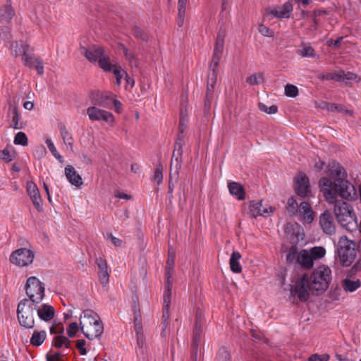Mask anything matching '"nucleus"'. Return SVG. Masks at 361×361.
I'll use <instances>...</instances> for the list:
<instances>
[{
	"label": "nucleus",
	"instance_id": "f257e3e1",
	"mask_svg": "<svg viewBox=\"0 0 361 361\" xmlns=\"http://www.w3.org/2000/svg\"><path fill=\"white\" fill-rule=\"evenodd\" d=\"M329 178L323 177L319 185L329 204H334V212L340 225L350 232L357 228L356 216L352 207L346 202L338 200V197L348 201L357 197L354 185L346 180L347 173L338 163L331 162L328 165Z\"/></svg>",
	"mask_w": 361,
	"mask_h": 361
},
{
	"label": "nucleus",
	"instance_id": "f03ea898",
	"mask_svg": "<svg viewBox=\"0 0 361 361\" xmlns=\"http://www.w3.org/2000/svg\"><path fill=\"white\" fill-rule=\"evenodd\" d=\"M332 280V271L325 265L321 264L313 269L311 274H304L295 283L290 286V294L296 295L300 301L309 298L310 292L320 295L329 288Z\"/></svg>",
	"mask_w": 361,
	"mask_h": 361
},
{
	"label": "nucleus",
	"instance_id": "7ed1b4c3",
	"mask_svg": "<svg viewBox=\"0 0 361 361\" xmlns=\"http://www.w3.org/2000/svg\"><path fill=\"white\" fill-rule=\"evenodd\" d=\"M80 325L81 331L89 339L99 338L104 331L103 324L98 315L90 310L83 311Z\"/></svg>",
	"mask_w": 361,
	"mask_h": 361
},
{
	"label": "nucleus",
	"instance_id": "20e7f679",
	"mask_svg": "<svg viewBox=\"0 0 361 361\" xmlns=\"http://www.w3.org/2000/svg\"><path fill=\"white\" fill-rule=\"evenodd\" d=\"M355 243L346 236L340 238L338 243V257L340 264L343 267H349L354 262L356 257Z\"/></svg>",
	"mask_w": 361,
	"mask_h": 361
},
{
	"label": "nucleus",
	"instance_id": "39448f33",
	"mask_svg": "<svg viewBox=\"0 0 361 361\" xmlns=\"http://www.w3.org/2000/svg\"><path fill=\"white\" fill-rule=\"evenodd\" d=\"M82 54L91 63H98L99 67L104 71L111 70V61L108 54H106L102 47L92 45L88 48H82Z\"/></svg>",
	"mask_w": 361,
	"mask_h": 361
},
{
	"label": "nucleus",
	"instance_id": "423d86ee",
	"mask_svg": "<svg viewBox=\"0 0 361 361\" xmlns=\"http://www.w3.org/2000/svg\"><path fill=\"white\" fill-rule=\"evenodd\" d=\"M25 290L28 298L23 300H29L32 305L40 304L44 297V285L35 276L27 279Z\"/></svg>",
	"mask_w": 361,
	"mask_h": 361
},
{
	"label": "nucleus",
	"instance_id": "0eeeda50",
	"mask_svg": "<svg viewBox=\"0 0 361 361\" xmlns=\"http://www.w3.org/2000/svg\"><path fill=\"white\" fill-rule=\"evenodd\" d=\"M35 305L29 300H21L17 307V316L20 325L25 329L35 326Z\"/></svg>",
	"mask_w": 361,
	"mask_h": 361
},
{
	"label": "nucleus",
	"instance_id": "6e6552de",
	"mask_svg": "<svg viewBox=\"0 0 361 361\" xmlns=\"http://www.w3.org/2000/svg\"><path fill=\"white\" fill-rule=\"evenodd\" d=\"M34 259L33 252L27 248H20L13 252L10 256L12 264L18 267H25L30 264Z\"/></svg>",
	"mask_w": 361,
	"mask_h": 361
},
{
	"label": "nucleus",
	"instance_id": "1a4fd4ad",
	"mask_svg": "<svg viewBox=\"0 0 361 361\" xmlns=\"http://www.w3.org/2000/svg\"><path fill=\"white\" fill-rule=\"evenodd\" d=\"M87 114L92 121H102L111 125L115 120L114 115L111 112L100 109L94 106L87 109Z\"/></svg>",
	"mask_w": 361,
	"mask_h": 361
},
{
	"label": "nucleus",
	"instance_id": "9d476101",
	"mask_svg": "<svg viewBox=\"0 0 361 361\" xmlns=\"http://www.w3.org/2000/svg\"><path fill=\"white\" fill-rule=\"evenodd\" d=\"M295 189L298 195L308 196L310 193V185L307 177L304 173H300L295 180Z\"/></svg>",
	"mask_w": 361,
	"mask_h": 361
},
{
	"label": "nucleus",
	"instance_id": "9b49d317",
	"mask_svg": "<svg viewBox=\"0 0 361 361\" xmlns=\"http://www.w3.org/2000/svg\"><path fill=\"white\" fill-rule=\"evenodd\" d=\"M224 46V37L221 36V35L219 34L214 49L212 59L209 66V69L216 71V68L219 66V61L222 56Z\"/></svg>",
	"mask_w": 361,
	"mask_h": 361
},
{
	"label": "nucleus",
	"instance_id": "f8f14e48",
	"mask_svg": "<svg viewBox=\"0 0 361 361\" xmlns=\"http://www.w3.org/2000/svg\"><path fill=\"white\" fill-rule=\"evenodd\" d=\"M183 143V138L179 135L176 143H175V149L174 151H178V154H180V150L182 147V145ZM175 157V152H173V158L171 162V173H170V179L172 178V176H178L179 173V171L180 169V161L179 160L178 157Z\"/></svg>",
	"mask_w": 361,
	"mask_h": 361
},
{
	"label": "nucleus",
	"instance_id": "ddd939ff",
	"mask_svg": "<svg viewBox=\"0 0 361 361\" xmlns=\"http://www.w3.org/2000/svg\"><path fill=\"white\" fill-rule=\"evenodd\" d=\"M319 224L325 233L331 235L335 232L336 225L334 221V218L329 211H325L320 216Z\"/></svg>",
	"mask_w": 361,
	"mask_h": 361
},
{
	"label": "nucleus",
	"instance_id": "4468645a",
	"mask_svg": "<svg viewBox=\"0 0 361 361\" xmlns=\"http://www.w3.org/2000/svg\"><path fill=\"white\" fill-rule=\"evenodd\" d=\"M27 192L37 211L41 212L42 209V200L39 194V191L32 181L27 183Z\"/></svg>",
	"mask_w": 361,
	"mask_h": 361
},
{
	"label": "nucleus",
	"instance_id": "2eb2a0df",
	"mask_svg": "<svg viewBox=\"0 0 361 361\" xmlns=\"http://www.w3.org/2000/svg\"><path fill=\"white\" fill-rule=\"evenodd\" d=\"M34 308L37 311V315L41 320L49 322L54 317L55 310L51 305L39 304L35 305Z\"/></svg>",
	"mask_w": 361,
	"mask_h": 361
},
{
	"label": "nucleus",
	"instance_id": "dca6fc26",
	"mask_svg": "<svg viewBox=\"0 0 361 361\" xmlns=\"http://www.w3.org/2000/svg\"><path fill=\"white\" fill-rule=\"evenodd\" d=\"M64 173L67 180L73 185L80 187L82 185L83 181L82 177L72 165H67L65 167Z\"/></svg>",
	"mask_w": 361,
	"mask_h": 361
},
{
	"label": "nucleus",
	"instance_id": "f3484780",
	"mask_svg": "<svg viewBox=\"0 0 361 361\" xmlns=\"http://www.w3.org/2000/svg\"><path fill=\"white\" fill-rule=\"evenodd\" d=\"M274 209L272 207H263L262 202H252L250 204V212L252 216H266L272 213Z\"/></svg>",
	"mask_w": 361,
	"mask_h": 361
},
{
	"label": "nucleus",
	"instance_id": "a211bd4d",
	"mask_svg": "<svg viewBox=\"0 0 361 361\" xmlns=\"http://www.w3.org/2000/svg\"><path fill=\"white\" fill-rule=\"evenodd\" d=\"M323 78L326 80H334L338 82H344L346 80H353L356 78V75L350 72H344L343 71H334L328 73L324 76Z\"/></svg>",
	"mask_w": 361,
	"mask_h": 361
},
{
	"label": "nucleus",
	"instance_id": "6ab92c4d",
	"mask_svg": "<svg viewBox=\"0 0 361 361\" xmlns=\"http://www.w3.org/2000/svg\"><path fill=\"white\" fill-rule=\"evenodd\" d=\"M204 322V318L201 314V312H197L196 314L195 317V330L193 335V348L197 350L198 342L200 339L202 327Z\"/></svg>",
	"mask_w": 361,
	"mask_h": 361
},
{
	"label": "nucleus",
	"instance_id": "aec40b11",
	"mask_svg": "<svg viewBox=\"0 0 361 361\" xmlns=\"http://www.w3.org/2000/svg\"><path fill=\"white\" fill-rule=\"evenodd\" d=\"M293 11V6L289 1L286 2L283 6H278L271 10V13L280 18H288Z\"/></svg>",
	"mask_w": 361,
	"mask_h": 361
},
{
	"label": "nucleus",
	"instance_id": "412c9836",
	"mask_svg": "<svg viewBox=\"0 0 361 361\" xmlns=\"http://www.w3.org/2000/svg\"><path fill=\"white\" fill-rule=\"evenodd\" d=\"M299 213L302 216L305 223L310 224L314 219V212L310 204L306 202H302L299 207Z\"/></svg>",
	"mask_w": 361,
	"mask_h": 361
},
{
	"label": "nucleus",
	"instance_id": "4be33fe9",
	"mask_svg": "<svg viewBox=\"0 0 361 361\" xmlns=\"http://www.w3.org/2000/svg\"><path fill=\"white\" fill-rule=\"evenodd\" d=\"M115 99V95L111 92H102L99 97L94 100V104L104 108L109 109Z\"/></svg>",
	"mask_w": 361,
	"mask_h": 361
},
{
	"label": "nucleus",
	"instance_id": "5701e85b",
	"mask_svg": "<svg viewBox=\"0 0 361 361\" xmlns=\"http://www.w3.org/2000/svg\"><path fill=\"white\" fill-rule=\"evenodd\" d=\"M8 117L11 119L10 126L14 129H21L22 125L19 123V113L16 106L9 104L8 108Z\"/></svg>",
	"mask_w": 361,
	"mask_h": 361
},
{
	"label": "nucleus",
	"instance_id": "b1692460",
	"mask_svg": "<svg viewBox=\"0 0 361 361\" xmlns=\"http://www.w3.org/2000/svg\"><path fill=\"white\" fill-rule=\"evenodd\" d=\"M217 73L216 70L209 71L207 85V103L209 102L212 98L213 90L216 82Z\"/></svg>",
	"mask_w": 361,
	"mask_h": 361
},
{
	"label": "nucleus",
	"instance_id": "393cba45",
	"mask_svg": "<svg viewBox=\"0 0 361 361\" xmlns=\"http://www.w3.org/2000/svg\"><path fill=\"white\" fill-rule=\"evenodd\" d=\"M297 263L307 269H311L314 265L311 255L307 250H302L298 253Z\"/></svg>",
	"mask_w": 361,
	"mask_h": 361
},
{
	"label": "nucleus",
	"instance_id": "a878e982",
	"mask_svg": "<svg viewBox=\"0 0 361 361\" xmlns=\"http://www.w3.org/2000/svg\"><path fill=\"white\" fill-rule=\"evenodd\" d=\"M61 137L63 140V143L66 145L67 149L69 151H73V138L72 134L67 130L66 127L63 124H61L59 126Z\"/></svg>",
	"mask_w": 361,
	"mask_h": 361
},
{
	"label": "nucleus",
	"instance_id": "bb28decb",
	"mask_svg": "<svg viewBox=\"0 0 361 361\" xmlns=\"http://www.w3.org/2000/svg\"><path fill=\"white\" fill-rule=\"evenodd\" d=\"M228 190L230 193L235 196L238 200H243L245 199V190L243 187L238 183L231 182L228 183Z\"/></svg>",
	"mask_w": 361,
	"mask_h": 361
},
{
	"label": "nucleus",
	"instance_id": "cd10ccee",
	"mask_svg": "<svg viewBox=\"0 0 361 361\" xmlns=\"http://www.w3.org/2000/svg\"><path fill=\"white\" fill-rule=\"evenodd\" d=\"M15 15L14 10L10 5H5L0 7V22L8 23Z\"/></svg>",
	"mask_w": 361,
	"mask_h": 361
},
{
	"label": "nucleus",
	"instance_id": "c85d7f7f",
	"mask_svg": "<svg viewBox=\"0 0 361 361\" xmlns=\"http://www.w3.org/2000/svg\"><path fill=\"white\" fill-rule=\"evenodd\" d=\"M28 45L23 41L16 42L11 47V54L18 56L20 55L25 56L27 54Z\"/></svg>",
	"mask_w": 361,
	"mask_h": 361
},
{
	"label": "nucleus",
	"instance_id": "c756f323",
	"mask_svg": "<svg viewBox=\"0 0 361 361\" xmlns=\"http://www.w3.org/2000/svg\"><path fill=\"white\" fill-rule=\"evenodd\" d=\"M241 258V255L239 252L234 251L231 254L229 264L231 271L234 273H240L242 271V267L239 263V260Z\"/></svg>",
	"mask_w": 361,
	"mask_h": 361
},
{
	"label": "nucleus",
	"instance_id": "7c9ffc66",
	"mask_svg": "<svg viewBox=\"0 0 361 361\" xmlns=\"http://www.w3.org/2000/svg\"><path fill=\"white\" fill-rule=\"evenodd\" d=\"M47 338V333L45 331H34L30 343L33 346H40Z\"/></svg>",
	"mask_w": 361,
	"mask_h": 361
},
{
	"label": "nucleus",
	"instance_id": "2f4dec72",
	"mask_svg": "<svg viewBox=\"0 0 361 361\" xmlns=\"http://www.w3.org/2000/svg\"><path fill=\"white\" fill-rule=\"evenodd\" d=\"M297 54L302 57L314 58L316 56L314 49L308 44H302L297 49Z\"/></svg>",
	"mask_w": 361,
	"mask_h": 361
},
{
	"label": "nucleus",
	"instance_id": "473e14b6",
	"mask_svg": "<svg viewBox=\"0 0 361 361\" xmlns=\"http://www.w3.org/2000/svg\"><path fill=\"white\" fill-rule=\"evenodd\" d=\"M166 281L165 290L164 293V306L170 307L171 297V274H167V279Z\"/></svg>",
	"mask_w": 361,
	"mask_h": 361
},
{
	"label": "nucleus",
	"instance_id": "72a5a7b5",
	"mask_svg": "<svg viewBox=\"0 0 361 361\" xmlns=\"http://www.w3.org/2000/svg\"><path fill=\"white\" fill-rule=\"evenodd\" d=\"M343 289L347 292H353L360 287L361 283L359 279L353 281L345 279L342 282Z\"/></svg>",
	"mask_w": 361,
	"mask_h": 361
},
{
	"label": "nucleus",
	"instance_id": "f704fd0d",
	"mask_svg": "<svg viewBox=\"0 0 361 361\" xmlns=\"http://www.w3.org/2000/svg\"><path fill=\"white\" fill-rule=\"evenodd\" d=\"M111 70L108 72H113L116 79V84L118 86H120L121 84V80L123 75H126V72L116 63H112L111 62Z\"/></svg>",
	"mask_w": 361,
	"mask_h": 361
},
{
	"label": "nucleus",
	"instance_id": "c9c22d12",
	"mask_svg": "<svg viewBox=\"0 0 361 361\" xmlns=\"http://www.w3.org/2000/svg\"><path fill=\"white\" fill-rule=\"evenodd\" d=\"M175 263V252L172 248L169 249V256L166 262V279H167V274H171V278L173 274V269Z\"/></svg>",
	"mask_w": 361,
	"mask_h": 361
},
{
	"label": "nucleus",
	"instance_id": "e433bc0d",
	"mask_svg": "<svg viewBox=\"0 0 361 361\" xmlns=\"http://www.w3.org/2000/svg\"><path fill=\"white\" fill-rule=\"evenodd\" d=\"M53 345L54 347L60 348L63 346H64L66 348H68L70 347L71 341L70 340L63 336H56L54 338Z\"/></svg>",
	"mask_w": 361,
	"mask_h": 361
},
{
	"label": "nucleus",
	"instance_id": "4c0bfd02",
	"mask_svg": "<svg viewBox=\"0 0 361 361\" xmlns=\"http://www.w3.org/2000/svg\"><path fill=\"white\" fill-rule=\"evenodd\" d=\"M45 143L47 145V147L49 148V151L52 154V155L59 160L61 163L63 162V157L58 152L54 142L49 137H47L45 139Z\"/></svg>",
	"mask_w": 361,
	"mask_h": 361
},
{
	"label": "nucleus",
	"instance_id": "58836bf2",
	"mask_svg": "<svg viewBox=\"0 0 361 361\" xmlns=\"http://www.w3.org/2000/svg\"><path fill=\"white\" fill-rule=\"evenodd\" d=\"M309 252L314 262V260L322 259L325 255L326 250L323 247H314L311 248Z\"/></svg>",
	"mask_w": 361,
	"mask_h": 361
},
{
	"label": "nucleus",
	"instance_id": "ea45409f",
	"mask_svg": "<svg viewBox=\"0 0 361 361\" xmlns=\"http://www.w3.org/2000/svg\"><path fill=\"white\" fill-rule=\"evenodd\" d=\"M246 82L251 85H259L264 82V77L262 73H257L247 77Z\"/></svg>",
	"mask_w": 361,
	"mask_h": 361
},
{
	"label": "nucleus",
	"instance_id": "a19ab883",
	"mask_svg": "<svg viewBox=\"0 0 361 361\" xmlns=\"http://www.w3.org/2000/svg\"><path fill=\"white\" fill-rule=\"evenodd\" d=\"M286 209L288 213L293 215H295L298 212L299 210L298 204L294 197H292L288 198Z\"/></svg>",
	"mask_w": 361,
	"mask_h": 361
},
{
	"label": "nucleus",
	"instance_id": "79ce46f5",
	"mask_svg": "<svg viewBox=\"0 0 361 361\" xmlns=\"http://www.w3.org/2000/svg\"><path fill=\"white\" fill-rule=\"evenodd\" d=\"M99 282L103 287H105L109 281V273L108 269L98 271Z\"/></svg>",
	"mask_w": 361,
	"mask_h": 361
},
{
	"label": "nucleus",
	"instance_id": "37998d69",
	"mask_svg": "<svg viewBox=\"0 0 361 361\" xmlns=\"http://www.w3.org/2000/svg\"><path fill=\"white\" fill-rule=\"evenodd\" d=\"M14 144L26 146L27 145V137L25 133L18 132L14 137Z\"/></svg>",
	"mask_w": 361,
	"mask_h": 361
},
{
	"label": "nucleus",
	"instance_id": "c03bdc74",
	"mask_svg": "<svg viewBox=\"0 0 361 361\" xmlns=\"http://www.w3.org/2000/svg\"><path fill=\"white\" fill-rule=\"evenodd\" d=\"M297 247H291L286 256V261L288 263H293L295 261L298 262V255Z\"/></svg>",
	"mask_w": 361,
	"mask_h": 361
},
{
	"label": "nucleus",
	"instance_id": "a18cd8bd",
	"mask_svg": "<svg viewBox=\"0 0 361 361\" xmlns=\"http://www.w3.org/2000/svg\"><path fill=\"white\" fill-rule=\"evenodd\" d=\"M285 94L290 97H295L298 94V89L293 85L288 84L285 86Z\"/></svg>",
	"mask_w": 361,
	"mask_h": 361
},
{
	"label": "nucleus",
	"instance_id": "49530a36",
	"mask_svg": "<svg viewBox=\"0 0 361 361\" xmlns=\"http://www.w3.org/2000/svg\"><path fill=\"white\" fill-rule=\"evenodd\" d=\"M162 171V165L159 164V165L157 166L154 172L153 180L154 181L157 182L158 185H159L163 180Z\"/></svg>",
	"mask_w": 361,
	"mask_h": 361
},
{
	"label": "nucleus",
	"instance_id": "de8ad7c7",
	"mask_svg": "<svg viewBox=\"0 0 361 361\" xmlns=\"http://www.w3.org/2000/svg\"><path fill=\"white\" fill-rule=\"evenodd\" d=\"M79 329H80V325L76 322H72L67 329V334L70 338H73Z\"/></svg>",
	"mask_w": 361,
	"mask_h": 361
},
{
	"label": "nucleus",
	"instance_id": "09e8293b",
	"mask_svg": "<svg viewBox=\"0 0 361 361\" xmlns=\"http://www.w3.org/2000/svg\"><path fill=\"white\" fill-rule=\"evenodd\" d=\"M319 106L321 109H326L329 111H341L340 107L334 103L322 102L320 103Z\"/></svg>",
	"mask_w": 361,
	"mask_h": 361
},
{
	"label": "nucleus",
	"instance_id": "8fccbe9b",
	"mask_svg": "<svg viewBox=\"0 0 361 361\" xmlns=\"http://www.w3.org/2000/svg\"><path fill=\"white\" fill-rule=\"evenodd\" d=\"M39 59L40 58H39V57L32 56H30V55H28L27 54H25L24 56H23L22 60L23 61L24 65L29 66V67L34 68L35 65L36 64L35 62H34V61L35 59Z\"/></svg>",
	"mask_w": 361,
	"mask_h": 361
},
{
	"label": "nucleus",
	"instance_id": "3c124183",
	"mask_svg": "<svg viewBox=\"0 0 361 361\" xmlns=\"http://www.w3.org/2000/svg\"><path fill=\"white\" fill-rule=\"evenodd\" d=\"M259 109L264 112H266L269 114H273L277 112L278 108L276 105H271L269 107H267L264 104L259 103Z\"/></svg>",
	"mask_w": 361,
	"mask_h": 361
},
{
	"label": "nucleus",
	"instance_id": "603ef678",
	"mask_svg": "<svg viewBox=\"0 0 361 361\" xmlns=\"http://www.w3.org/2000/svg\"><path fill=\"white\" fill-rule=\"evenodd\" d=\"M0 37L4 41H8L11 39V35L8 27L0 28Z\"/></svg>",
	"mask_w": 361,
	"mask_h": 361
},
{
	"label": "nucleus",
	"instance_id": "864d4df0",
	"mask_svg": "<svg viewBox=\"0 0 361 361\" xmlns=\"http://www.w3.org/2000/svg\"><path fill=\"white\" fill-rule=\"evenodd\" d=\"M188 121L187 116L183 111L180 112V118L179 121V131L183 133L185 130L187 126L186 122Z\"/></svg>",
	"mask_w": 361,
	"mask_h": 361
},
{
	"label": "nucleus",
	"instance_id": "5fc2aeb1",
	"mask_svg": "<svg viewBox=\"0 0 361 361\" xmlns=\"http://www.w3.org/2000/svg\"><path fill=\"white\" fill-rule=\"evenodd\" d=\"M86 341L83 339H80L77 341L76 348L80 351V353L82 355H85L87 354V350L85 348Z\"/></svg>",
	"mask_w": 361,
	"mask_h": 361
},
{
	"label": "nucleus",
	"instance_id": "6e6d98bb",
	"mask_svg": "<svg viewBox=\"0 0 361 361\" xmlns=\"http://www.w3.org/2000/svg\"><path fill=\"white\" fill-rule=\"evenodd\" d=\"M136 338H137V345L138 348H140V350H142V351H143V348L145 346V339H144L143 331L136 333Z\"/></svg>",
	"mask_w": 361,
	"mask_h": 361
},
{
	"label": "nucleus",
	"instance_id": "4d7b16f0",
	"mask_svg": "<svg viewBox=\"0 0 361 361\" xmlns=\"http://www.w3.org/2000/svg\"><path fill=\"white\" fill-rule=\"evenodd\" d=\"M258 30H259V32L264 36H267V37L273 36L274 32L271 29H269V27H267V26H265L264 25H260L259 26Z\"/></svg>",
	"mask_w": 361,
	"mask_h": 361
},
{
	"label": "nucleus",
	"instance_id": "13d9d810",
	"mask_svg": "<svg viewBox=\"0 0 361 361\" xmlns=\"http://www.w3.org/2000/svg\"><path fill=\"white\" fill-rule=\"evenodd\" d=\"M95 263L98 267L99 271L108 269L106 261L102 257H97L96 259Z\"/></svg>",
	"mask_w": 361,
	"mask_h": 361
},
{
	"label": "nucleus",
	"instance_id": "bf43d9fd",
	"mask_svg": "<svg viewBox=\"0 0 361 361\" xmlns=\"http://www.w3.org/2000/svg\"><path fill=\"white\" fill-rule=\"evenodd\" d=\"M134 324L135 333L142 332L141 319L139 315H135Z\"/></svg>",
	"mask_w": 361,
	"mask_h": 361
},
{
	"label": "nucleus",
	"instance_id": "052dcab7",
	"mask_svg": "<svg viewBox=\"0 0 361 361\" xmlns=\"http://www.w3.org/2000/svg\"><path fill=\"white\" fill-rule=\"evenodd\" d=\"M0 159L4 160L7 162L11 161V156L10 152L6 149L0 151Z\"/></svg>",
	"mask_w": 361,
	"mask_h": 361
},
{
	"label": "nucleus",
	"instance_id": "680f3d73",
	"mask_svg": "<svg viewBox=\"0 0 361 361\" xmlns=\"http://www.w3.org/2000/svg\"><path fill=\"white\" fill-rule=\"evenodd\" d=\"M34 62L36 63L34 68L37 70L39 75H42L44 73V66L42 59H35Z\"/></svg>",
	"mask_w": 361,
	"mask_h": 361
},
{
	"label": "nucleus",
	"instance_id": "e2e57ef3",
	"mask_svg": "<svg viewBox=\"0 0 361 361\" xmlns=\"http://www.w3.org/2000/svg\"><path fill=\"white\" fill-rule=\"evenodd\" d=\"M34 62L36 63L34 68L37 70L39 75H42L44 73V66L42 59H35Z\"/></svg>",
	"mask_w": 361,
	"mask_h": 361
},
{
	"label": "nucleus",
	"instance_id": "0e129e2a",
	"mask_svg": "<svg viewBox=\"0 0 361 361\" xmlns=\"http://www.w3.org/2000/svg\"><path fill=\"white\" fill-rule=\"evenodd\" d=\"M134 35L136 38H140L143 40H145L147 39L146 34L144 32V31L142 29H140L139 27H135L134 29Z\"/></svg>",
	"mask_w": 361,
	"mask_h": 361
},
{
	"label": "nucleus",
	"instance_id": "69168bd1",
	"mask_svg": "<svg viewBox=\"0 0 361 361\" xmlns=\"http://www.w3.org/2000/svg\"><path fill=\"white\" fill-rule=\"evenodd\" d=\"M185 12V9L178 8V16L177 18V24L179 27H181L183 25Z\"/></svg>",
	"mask_w": 361,
	"mask_h": 361
},
{
	"label": "nucleus",
	"instance_id": "338daca9",
	"mask_svg": "<svg viewBox=\"0 0 361 361\" xmlns=\"http://www.w3.org/2000/svg\"><path fill=\"white\" fill-rule=\"evenodd\" d=\"M115 197L119 199H123V200H130L132 197L128 194L121 192L120 191H116L115 192Z\"/></svg>",
	"mask_w": 361,
	"mask_h": 361
},
{
	"label": "nucleus",
	"instance_id": "774afa93",
	"mask_svg": "<svg viewBox=\"0 0 361 361\" xmlns=\"http://www.w3.org/2000/svg\"><path fill=\"white\" fill-rule=\"evenodd\" d=\"M112 104H114L115 111L117 113H121L122 111V106H123L121 102L120 101L114 99Z\"/></svg>",
	"mask_w": 361,
	"mask_h": 361
}]
</instances>
